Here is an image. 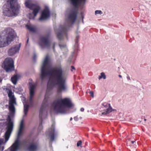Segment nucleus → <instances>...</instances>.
Here are the masks:
<instances>
[{
    "label": "nucleus",
    "instance_id": "f257e3e1",
    "mask_svg": "<svg viewBox=\"0 0 151 151\" xmlns=\"http://www.w3.org/2000/svg\"><path fill=\"white\" fill-rule=\"evenodd\" d=\"M49 57L47 55L45 59L41 69L40 78L42 81L48 75H50L47 85V90L52 86H58L57 91L61 92L67 89L65 79L63 76V70L60 67H56L47 71V67L50 64Z\"/></svg>",
    "mask_w": 151,
    "mask_h": 151
},
{
    "label": "nucleus",
    "instance_id": "f03ea898",
    "mask_svg": "<svg viewBox=\"0 0 151 151\" xmlns=\"http://www.w3.org/2000/svg\"><path fill=\"white\" fill-rule=\"evenodd\" d=\"M4 14L9 17L16 16L19 13L20 6L18 0H7L4 6Z\"/></svg>",
    "mask_w": 151,
    "mask_h": 151
},
{
    "label": "nucleus",
    "instance_id": "7ed1b4c3",
    "mask_svg": "<svg viewBox=\"0 0 151 151\" xmlns=\"http://www.w3.org/2000/svg\"><path fill=\"white\" fill-rule=\"evenodd\" d=\"M73 106L71 100L68 98L60 99L55 100L52 104L54 111L57 113L65 114L66 107H71Z\"/></svg>",
    "mask_w": 151,
    "mask_h": 151
},
{
    "label": "nucleus",
    "instance_id": "20e7f679",
    "mask_svg": "<svg viewBox=\"0 0 151 151\" xmlns=\"http://www.w3.org/2000/svg\"><path fill=\"white\" fill-rule=\"evenodd\" d=\"M6 34V38H5L2 36L0 35V48L3 47L8 45L13 41L14 38L13 31L10 28L5 29L3 32Z\"/></svg>",
    "mask_w": 151,
    "mask_h": 151
},
{
    "label": "nucleus",
    "instance_id": "39448f33",
    "mask_svg": "<svg viewBox=\"0 0 151 151\" xmlns=\"http://www.w3.org/2000/svg\"><path fill=\"white\" fill-rule=\"evenodd\" d=\"M25 6L30 10H33L32 14L29 13L28 16L29 19H34L41 9L39 5L35 4L32 3L30 0L26 1L25 3Z\"/></svg>",
    "mask_w": 151,
    "mask_h": 151
},
{
    "label": "nucleus",
    "instance_id": "423d86ee",
    "mask_svg": "<svg viewBox=\"0 0 151 151\" xmlns=\"http://www.w3.org/2000/svg\"><path fill=\"white\" fill-rule=\"evenodd\" d=\"M5 90L8 93V96L10 99L9 101V110L11 112L14 113L15 111L14 105L17 104L16 99L14 95H13V93L10 89L8 88H6Z\"/></svg>",
    "mask_w": 151,
    "mask_h": 151
},
{
    "label": "nucleus",
    "instance_id": "0eeeda50",
    "mask_svg": "<svg viewBox=\"0 0 151 151\" xmlns=\"http://www.w3.org/2000/svg\"><path fill=\"white\" fill-rule=\"evenodd\" d=\"M23 129V121L21 123L17 134V138L10 147V151H17L19 149V138L22 135Z\"/></svg>",
    "mask_w": 151,
    "mask_h": 151
},
{
    "label": "nucleus",
    "instance_id": "6e6552de",
    "mask_svg": "<svg viewBox=\"0 0 151 151\" xmlns=\"http://www.w3.org/2000/svg\"><path fill=\"white\" fill-rule=\"evenodd\" d=\"M50 34L41 36L40 38V45L42 48H49L50 47V42L49 40Z\"/></svg>",
    "mask_w": 151,
    "mask_h": 151
},
{
    "label": "nucleus",
    "instance_id": "1a4fd4ad",
    "mask_svg": "<svg viewBox=\"0 0 151 151\" xmlns=\"http://www.w3.org/2000/svg\"><path fill=\"white\" fill-rule=\"evenodd\" d=\"M4 69L7 72H11L14 69V61L12 58H6L4 61Z\"/></svg>",
    "mask_w": 151,
    "mask_h": 151
},
{
    "label": "nucleus",
    "instance_id": "9d476101",
    "mask_svg": "<svg viewBox=\"0 0 151 151\" xmlns=\"http://www.w3.org/2000/svg\"><path fill=\"white\" fill-rule=\"evenodd\" d=\"M9 119L8 121V124L7 126V130L5 134V142H7V141L9 140L13 127V122L11 121V119L9 116Z\"/></svg>",
    "mask_w": 151,
    "mask_h": 151
},
{
    "label": "nucleus",
    "instance_id": "9b49d317",
    "mask_svg": "<svg viewBox=\"0 0 151 151\" xmlns=\"http://www.w3.org/2000/svg\"><path fill=\"white\" fill-rule=\"evenodd\" d=\"M69 27V25H64L62 27L60 31L57 33V38L59 40H62L64 36L67 37V31Z\"/></svg>",
    "mask_w": 151,
    "mask_h": 151
},
{
    "label": "nucleus",
    "instance_id": "f8f14e48",
    "mask_svg": "<svg viewBox=\"0 0 151 151\" xmlns=\"http://www.w3.org/2000/svg\"><path fill=\"white\" fill-rule=\"evenodd\" d=\"M78 14V11L74 10L72 11L68 15V20L69 22L73 24L75 22Z\"/></svg>",
    "mask_w": 151,
    "mask_h": 151
},
{
    "label": "nucleus",
    "instance_id": "ddd939ff",
    "mask_svg": "<svg viewBox=\"0 0 151 151\" xmlns=\"http://www.w3.org/2000/svg\"><path fill=\"white\" fill-rule=\"evenodd\" d=\"M50 16V12L47 8H45L42 12L40 17L39 19L40 21L46 19Z\"/></svg>",
    "mask_w": 151,
    "mask_h": 151
},
{
    "label": "nucleus",
    "instance_id": "4468645a",
    "mask_svg": "<svg viewBox=\"0 0 151 151\" xmlns=\"http://www.w3.org/2000/svg\"><path fill=\"white\" fill-rule=\"evenodd\" d=\"M21 44L17 45L12 47L8 51V54L9 56H12L18 52L21 47Z\"/></svg>",
    "mask_w": 151,
    "mask_h": 151
},
{
    "label": "nucleus",
    "instance_id": "2eb2a0df",
    "mask_svg": "<svg viewBox=\"0 0 151 151\" xmlns=\"http://www.w3.org/2000/svg\"><path fill=\"white\" fill-rule=\"evenodd\" d=\"M30 98L29 101H33V96L34 95V90L36 87V85L35 84H32L29 83Z\"/></svg>",
    "mask_w": 151,
    "mask_h": 151
},
{
    "label": "nucleus",
    "instance_id": "dca6fc26",
    "mask_svg": "<svg viewBox=\"0 0 151 151\" xmlns=\"http://www.w3.org/2000/svg\"><path fill=\"white\" fill-rule=\"evenodd\" d=\"M103 105L106 109L104 110V112L102 113V115H106L111 112L112 111V108L111 107L110 104L104 103L103 104Z\"/></svg>",
    "mask_w": 151,
    "mask_h": 151
},
{
    "label": "nucleus",
    "instance_id": "f3484780",
    "mask_svg": "<svg viewBox=\"0 0 151 151\" xmlns=\"http://www.w3.org/2000/svg\"><path fill=\"white\" fill-rule=\"evenodd\" d=\"M37 149V145L33 143L30 144L27 147V149L29 151H36Z\"/></svg>",
    "mask_w": 151,
    "mask_h": 151
},
{
    "label": "nucleus",
    "instance_id": "a211bd4d",
    "mask_svg": "<svg viewBox=\"0 0 151 151\" xmlns=\"http://www.w3.org/2000/svg\"><path fill=\"white\" fill-rule=\"evenodd\" d=\"M44 103H43L42 105V106L41 107L40 110V113H39V117L40 118V120L41 121V125L42 123V115H43V111H44L45 109V107L44 106Z\"/></svg>",
    "mask_w": 151,
    "mask_h": 151
},
{
    "label": "nucleus",
    "instance_id": "6ab92c4d",
    "mask_svg": "<svg viewBox=\"0 0 151 151\" xmlns=\"http://www.w3.org/2000/svg\"><path fill=\"white\" fill-rule=\"evenodd\" d=\"M71 3L75 7H77L79 4V1L81 2H85L86 0H70Z\"/></svg>",
    "mask_w": 151,
    "mask_h": 151
},
{
    "label": "nucleus",
    "instance_id": "aec40b11",
    "mask_svg": "<svg viewBox=\"0 0 151 151\" xmlns=\"http://www.w3.org/2000/svg\"><path fill=\"white\" fill-rule=\"evenodd\" d=\"M50 133V137L51 140L53 141L55 139V129L53 128L52 127L51 129Z\"/></svg>",
    "mask_w": 151,
    "mask_h": 151
},
{
    "label": "nucleus",
    "instance_id": "412c9836",
    "mask_svg": "<svg viewBox=\"0 0 151 151\" xmlns=\"http://www.w3.org/2000/svg\"><path fill=\"white\" fill-rule=\"evenodd\" d=\"M18 79V78L17 76V75H15L12 77L11 79L13 83L15 85L17 83Z\"/></svg>",
    "mask_w": 151,
    "mask_h": 151
},
{
    "label": "nucleus",
    "instance_id": "4be33fe9",
    "mask_svg": "<svg viewBox=\"0 0 151 151\" xmlns=\"http://www.w3.org/2000/svg\"><path fill=\"white\" fill-rule=\"evenodd\" d=\"M26 26L30 32H35L36 31V29L34 27L28 25H27Z\"/></svg>",
    "mask_w": 151,
    "mask_h": 151
},
{
    "label": "nucleus",
    "instance_id": "5701e85b",
    "mask_svg": "<svg viewBox=\"0 0 151 151\" xmlns=\"http://www.w3.org/2000/svg\"><path fill=\"white\" fill-rule=\"evenodd\" d=\"M29 107V105H28L27 104L24 106V112L25 115L27 114L28 112Z\"/></svg>",
    "mask_w": 151,
    "mask_h": 151
},
{
    "label": "nucleus",
    "instance_id": "b1692460",
    "mask_svg": "<svg viewBox=\"0 0 151 151\" xmlns=\"http://www.w3.org/2000/svg\"><path fill=\"white\" fill-rule=\"evenodd\" d=\"M103 78L104 79H105L106 78V76L103 72H102L101 73V76H99V79H100Z\"/></svg>",
    "mask_w": 151,
    "mask_h": 151
},
{
    "label": "nucleus",
    "instance_id": "393cba45",
    "mask_svg": "<svg viewBox=\"0 0 151 151\" xmlns=\"http://www.w3.org/2000/svg\"><path fill=\"white\" fill-rule=\"evenodd\" d=\"M102 13V12H101V10H96L95 11V14H101Z\"/></svg>",
    "mask_w": 151,
    "mask_h": 151
},
{
    "label": "nucleus",
    "instance_id": "a878e982",
    "mask_svg": "<svg viewBox=\"0 0 151 151\" xmlns=\"http://www.w3.org/2000/svg\"><path fill=\"white\" fill-rule=\"evenodd\" d=\"M82 144L81 141L80 140L78 142L77 144L78 147L81 146Z\"/></svg>",
    "mask_w": 151,
    "mask_h": 151
},
{
    "label": "nucleus",
    "instance_id": "bb28decb",
    "mask_svg": "<svg viewBox=\"0 0 151 151\" xmlns=\"http://www.w3.org/2000/svg\"><path fill=\"white\" fill-rule=\"evenodd\" d=\"M4 139L2 138H0V146L4 144Z\"/></svg>",
    "mask_w": 151,
    "mask_h": 151
},
{
    "label": "nucleus",
    "instance_id": "cd10ccee",
    "mask_svg": "<svg viewBox=\"0 0 151 151\" xmlns=\"http://www.w3.org/2000/svg\"><path fill=\"white\" fill-rule=\"evenodd\" d=\"M89 93H90V95L91 96L93 97V93L92 91H90V92Z\"/></svg>",
    "mask_w": 151,
    "mask_h": 151
},
{
    "label": "nucleus",
    "instance_id": "c85d7f7f",
    "mask_svg": "<svg viewBox=\"0 0 151 151\" xmlns=\"http://www.w3.org/2000/svg\"><path fill=\"white\" fill-rule=\"evenodd\" d=\"M74 119L76 121H77L78 120V118L77 117L75 116L74 118Z\"/></svg>",
    "mask_w": 151,
    "mask_h": 151
},
{
    "label": "nucleus",
    "instance_id": "c756f323",
    "mask_svg": "<svg viewBox=\"0 0 151 151\" xmlns=\"http://www.w3.org/2000/svg\"><path fill=\"white\" fill-rule=\"evenodd\" d=\"M0 149L1 150V151H3L4 149V147L2 146L1 147H0Z\"/></svg>",
    "mask_w": 151,
    "mask_h": 151
},
{
    "label": "nucleus",
    "instance_id": "7c9ffc66",
    "mask_svg": "<svg viewBox=\"0 0 151 151\" xmlns=\"http://www.w3.org/2000/svg\"><path fill=\"white\" fill-rule=\"evenodd\" d=\"M29 103L31 105H33V101H29Z\"/></svg>",
    "mask_w": 151,
    "mask_h": 151
},
{
    "label": "nucleus",
    "instance_id": "2f4dec72",
    "mask_svg": "<svg viewBox=\"0 0 151 151\" xmlns=\"http://www.w3.org/2000/svg\"><path fill=\"white\" fill-rule=\"evenodd\" d=\"M84 109L83 108H81L80 109V111L82 112L83 111H84Z\"/></svg>",
    "mask_w": 151,
    "mask_h": 151
},
{
    "label": "nucleus",
    "instance_id": "473e14b6",
    "mask_svg": "<svg viewBox=\"0 0 151 151\" xmlns=\"http://www.w3.org/2000/svg\"><path fill=\"white\" fill-rule=\"evenodd\" d=\"M71 68H72V70H71L72 71H73V69H74V70L75 69V68L74 67V66H71Z\"/></svg>",
    "mask_w": 151,
    "mask_h": 151
},
{
    "label": "nucleus",
    "instance_id": "72a5a7b5",
    "mask_svg": "<svg viewBox=\"0 0 151 151\" xmlns=\"http://www.w3.org/2000/svg\"><path fill=\"white\" fill-rule=\"evenodd\" d=\"M131 142L132 144H133L135 142V141H132Z\"/></svg>",
    "mask_w": 151,
    "mask_h": 151
},
{
    "label": "nucleus",
    "instance_id": "f704fd0d",
    "mask_svg": "<svg viewBox=\"0 0 151 151\" xmlns=\"http://www.w3.org/2000/svg\"><path fill=\"white\" fill-rule=\"evenodd\" d=\"M55 44H54L53 46V48L54 50H55Z\"/></svg>",
    "mask_w": 151,
    "mask_h": 151
},
{
    "label": "nucleus",
    "instance_id": "c9c22d12",
    "mask_svg": "<svg viewBox=\"0 0 151 151\" xmlns=\"http://www.w3.org/2000/svg\"><path fill=\"white\" fill-rule=\"evenodd\" d=\"M78 38H79V37H78V36H77L76 37V39L77 40H78Z\"/></svg>",
    "mask_w": 151,
    "mask_h": 151
},
{
    "label": "nucleus",
    "instance_id": "e433bc0d",
    "mask_svg": "<svg viewBox=\"0 0 151 151\" xmlns=\"http://www.w3.org/2000/svg\"><path fill=\"white\" fill-rule=\"evenodd\" d=\"M72 119H73L72 118V117H71L70 119V121H72Z\"/></svg>",
    "mask_w": 151,
    "mask_h": 151
},
{
    "label": "nucleus",
    "instance_id": "4c0bfd02",
    "mask_svg": "<svg viewBox=\"0 0 151 151\" xmlns=\"http://www.w3.org/2000/svg\"><path fill=\"white\" fill-rule=\"evenodd\" d=\"M119 76L120 78H122V76L121 75H119Z\"/></svg>",
    "mask_w": 151,
    "mask_h": 151
},
{
    "label": "nucleus",
    "instance_id": "58836bf2",
    "mask_svg": "<svg viewBox=\"0 0 151 151\" xmlns=\"http://www.w3.org/2000/svg\"><path fill=\"white\" fill-rule=\"evenodd\" d=\"M127 78L129 79H130V78L129 77V76L128 77H127Z\"/></svg>",
    "mask_w": 151,
    "mask_h": 151
},
{
    "label": "nucleus",
    "instance_id": "ea45409f",
    "mask_svg": "<svg viewBox=\"0 0 151 151\" xmlns=\"http://www.w3.org/2000/svg\"><path fill=\"white\" fill-rule=\"evenodd\" d=\"M28 39L27 40V43L28 42Z\"/></svg>",
    "mask_w": 151,
    "mask_h": 151
},
{
    "label": "nucleus",
    "instance_id": "a19ab883",
    "mask_svg": "<svg viewBox=\"0 0 151 151\" xmlns=\"http://www.w3.org/2000/svg\"><path fill=\"white\" fill-rule=\"evenodd\" d=\"M1 78H0V82H1Z\"/></svg>",
    "mask_w": 151,
    "mask_h": 151
},
{
    "label": "nucleus",
    "instance_id": "79ce46f5",
    "mask_svg": "<svg viewBox=\"0 0 151 151\" xmlns=\"http://www.w3.org/2000/svg\"><path fill=\"white\" fill-rule=\"evenodd\" d=\"M46 99V98H45V99H44V101H45Z\"/></svg>",
    "mask_w": 151,
    "mask_h": 151
},
{
    "label": "nucleus",
    "instance_id": "37998d69",
    "mask_svg": "<svg viewBox=\"0 0 151 151\" xmlns=\"http://www.w3.org/2000/svg\"><path fill=\"white\" fill-rule=\"evenodd\" d=\"M23 142H25V140H24V141H23Z\"/></svg>",
    "mask_w": 151,
    "mask_h": 151
},
{
    "label": "nucleus",
    "instance_id": "c03bdc74",
    "mask_svg": "<svg viewBox=\"0 0 151 151\" xmlns=\"http://www.w3.org/2000/svg\"><path fill=\"white\" fill-rule=\"evenodd\" d=\"M146 119H144V120H145V121H146Z\"/></svg>",
    "mask_w": 151,
    "mask_h": 151
}]
</instances>
